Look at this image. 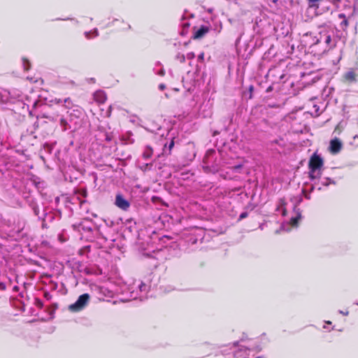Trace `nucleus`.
I'll return each instance as SVG.
<instances>
[{
	"instance_id": "f257e3e1",
	"label": "nucleus",
	"mask_w": 358,
	"mask_h": 358,
	"mask_svg": "<svg viewBox=\"0 0 358 358\" xmlns=\"http://www.w3.org/2000/svg\"><path fill=\"white\" fill-rule=\"evenodd\" d=\"M149 287L141 280H134L132 284L129 285L127 288V293L129 294L127 301L139 299L141 301L146 297Z\"/></svg>"
},
{
	"instance_id": "aec40b11",
	"label": "nucleus",
	"mask_w": 358,
	"mask_h": 358,
	"mask_svg": "<svg viewBox=\"0 0 358 358\" xmlns=\"http://www.w3.org/2000/svg\"><path fill=\"white\" fill-rule=\"evenodd\" d=\"M338 17L343 20L341 22V29H345L348 25V22L345 18V15L343 13H341L338 15Z\"/></svg>"
},
{
	"instance_id": "8fccbe9b",
	"label": "nucleus",
	"mask_w": 358,
	"mask_h": 358,
	"mask_svg": "<svg viewBox=\"0 0 358 358\" xmlns=\"http://www.w3.org/2000/svg\"><path fill=\"white\" fill-rule=\"evenodd\" d=\"M103 287H101V291L103 292Z\"/></svg>"
},
{
	"instance_id": "5701e85b",
	"label": "nucleus",
	"mask_w": 358,
	"mask_h": 358,
	"mask_svg": "<svg viewBox=\"0 0 358 358\" xmlns=\"http://www.w3.org/2000/svg\"><path fill=\"white\" fill-rule=\"evenodd\" d=\"M357 129H358V122L357 123ZM352 145H358V134H353L352 136V141L350 142Z\"/></svg>"
},
{
	"instance_id": "37998d69",
	"label": "nucleus",
	"mask_w": 358,
	"mask_h": 358,
	"mask_svg": "<svg viewBox=\"0 0 358 358\" xmlns=\"http://www.w3.org/2000/svg\"><path fill=\"white\" fill-rule=\"evenodd\" d=\"M31 80L32 82H34V83H37V82H38V80H33V78H31Z\"/></svg>"
},
{
	"instance_id": "7ed1b4c3",
	"label": "nucleus",
	"mask_w": 358,
	"mask_h": 358,
	"mask_svg": "<svg viewBox=\"0 0 358 358\" xmlns=\"http://www.w3.org/2000/svg\"><path fill=\"white\" fill-rule=\"evenodd\" d=\"M73 227L75 230L80 233L81 238L92 241L94 238L92 234L94 226L91 221L84 220L78 224H73Z\"/></svg>"
},
{
	"instance_id": "c756f323",
	"label": "nucleus",
	"mask_w": 358,
	"mask_h": 358,
	"mask_svg": "<svg viewBox=\"0 0 358 358\" xmlns=\"http://www.w3.org/2000/svg\"><path fill=\"white\" fill-rule=\"evenodd\" d=\"M243 165L242 164H238V165H236V166H234L232 167V169L236 171V172H239V171L241 169Z\"/></svg>"
},
{
	"instance_id": "1a4fd4ad",
	"label": "nucleus",
	"mask_w": 358,
	"mask_h": 358,
	"mask_svg": "<svg viewBox=\"0 0 358 358\" xmlns=\"http://www.w3.org/2000/svg\"><path fill=\"white\" fill-rule=\"evenodd\" d=\"M115 203L119 208L123 210H128L130 206L129 202L121 194L116 195Z\"/></svg>"
},
{
	"instance_id": "6e6552de",
	"label": "nucleus",
	"mask_w": 358,
	"mask_h": 358,
	"mask_svg": "<svg viewBox=\"0 0 358 358\" xmlns=\"http://www.w3.org/2000/svg\"><path fill=\"white\" fill-rule=\"evenodd\" d=\"M24 104L27 106L28 108H29V107L36 108L41 105V101L38 99V95L32 92L31 96H27L26 103H24Z\"/></svg>"
},
{
	"instance_id": "ddd939ff",
	"label": "nucleus",
	"mask_w": 358,
	"mask_h": 358,
	"mask_svg": "<svg viewBox=\"0 0 358 358\" xmlns=\"http://www.w3.org/2000/svg\"><path fill=\"white\" fill-rule=\"evenodd\" d=\"M94 99L99 103H103L106 100V95L104 92L99 90L94 94Z\"/></svg>"
},
{
	"instance_id": "58836bf2",
	"label": "nucleus",
	"mask_w": 358,
	"mask_h": 358,
	"mask_svg": "<svg viewBox=\"0 0 358 358\" xmlns=\"http://www.w3.org/2000/svg\"><path fill=\"white\" fill-rule=\"evenodd\" d=\"M55 102H56L57 103H62V101L61 99H55Z\"/></svg>"
},
{
	"instance_id": "bb28decb",
	"label": "nucleus",
	"mask_w": 358,
	"mask_h": 358,
	"mask_svg": "<svg viewBox=\"0 0 358 358\" xmlns=\"http://www.w3.org/2000/svg\"><path fill=\"white\" fill-rule=\"evenodd\" d=\"M320 0H308V3L310 7H318L317 3Z\"/></svg>"
},
{
	"instance_id": "a19ab883",
	"label": "nucleus",
	"mask_w": 358,
	"mask_h": 358,
	"mask_svg": "<svg viewBox=\"0 0 358 358\" xmlns=\"http://www.w3.org/2000/svg\"><path fill=\"white\" fill-rule=\"evenodd\" d=\"M106 296H110V292L108 291V294H105Z\"/></svg>"
},
{
	"instance_id": "09e8293b",
	"label": "nucleus",
	"mask_w": 358,
	"mask_h": 358,
	"mask_svg": "<svg viewBox=\"0 0 358 358\" xmlns=\"http://www.w3.org/2000/svg\"><path fill=\"white\" fill-rule=\"evenodd\" d=\"M34 211H35V215H38L36 209L34 210Z\"/></svg>"
},
{
	"instance_id": "e433bc0d",
	"label": "nucleus",
	"mask_w": 358,
	"mask_h": 358,
	"mask_svg": "<svg viewBox=\"0 0 358 358\" xmlns=\"http://www.w3.org/2000/svg\"><path fill=\"white\" fill-rule=\"evenodd\" d=\"M187 146H188V148H189V149H193V148H194V145H193V143H189V144L187 145Z\"/></svg>"
},
{
	"instance_id": "4c0bfd02",
	"label": "nucleus",
	"mask_w": 358,
	"mask_h": 358,
	"mask_svg": "<svg viewBox=\"0 0 358 358\" xmlns=\"http://www.w3.org/2000/svg\"><path fill=\"white\" fill-rule=\"evenodd\" d=\"M195 155H196L195 152H193L192 155L189 157V160H192V159H194L195 157Z\"/></svg>"
},
{
	"instance_id": "49530a36",
	"label": "nucleus",
	"mask_w": 358,
	"mask_h": 358,
	"mask_svg": "<svg viewBox=\"0 0 358 358\" xmlns=\"http://www.w3.org/2000/svg\"><path fill=\"white\" fill-rule=\"evenodd\" d=\"M272 1H273V3H276V2L278 1V0H272Z\"/></svg>"
},
{
	"instance_id": "4be33fe9",
	"label": "nucleus",
	"mask_w": 358,
	"mask_h": 358,
	"mask_svg": "<svg viewBox=\"0 0 358 358\" xmlns=\"http://www.w3.org/2000/svg\"><path fill=\"white\" fill-rule=\"evenodd\" d=\"M321 183L324 186H328L330 184L336 185V182L334 180L331 179L330 178H324L322 180Z\"/></svg>"
},
{
	"instance_id": "f3484780",
	"label": "nucleus",
	"mask_w": 358,
	"mask_h": 358,
	"mask_svg": "<svg viewBox=\"0 0 358 358\" xmlns=\"http://www.w3.org/2000/svg\"><path fill=\"white\" fill-rule=\"evenodd\" d=\"M173 146H174V141H173V139H171V141L169 143V144L166 143L164 145L163 153L166 155H170L171 150L173 148Z\"/></svg>"
},
{
	"instance_id": "79ce46f5",
	"label": "nucleus",
	"mask_w": 358,
	"mask_h": 358,
	"mask_svg": "<svg viewBox=\"0 0 358 358\" xmlns=\"http://www.w3.org/2000/svg\"><path fill=\"white\" fill-rule=\"evenodd\" d=\"M325 323L327 324H331V321H325Z\"/></svg>"
},
{
	"instance_id": "423d86ee",
	"label": "nucleus",
	"mask_w": 358,
	"mask_h": 358,
	"mask_svg": "<svg viewBox=\"0 0 358 358\" xmlns=\"http://www.w3.org/2000/svg\"><path fill=\"white\" fill-rule=\"evenodd\" d=\"M90 299L89 294L85 293L80 295L74 303L69 306V310L74 313L81 311L87 306Z\"/></svg>"
},
{
	"instance_id": "c9c22d12",
	"label": "nucleus",
	"mask_w": 358,
	"mask_h": 358,
	"mask_svg": "<svg viewBox=\"0 0 358 358\" xmlns=\"http://www.w3.org/2000/svg\"><path fill=\"white\" fill-rule=\"evenodd\" d=\"M339 313L344 315H348L349 313H348V311L339 310Z\"/></svg>"
},
{
	"instance_id": "3c124183",
	"label": "nucleus",
	"mask_w": 358,
	"mask_h": 358,
	"mask_svg": "<svg viewBox=\"0 0 358 358\" xmlns=\"http://www.w3.org/2000/svg\"><path fill=\"white\" fill-rule=\"evenodd\" d=\"M357 305H358V303H357Z\"/></svg>"
},
{
	"instance_id": "a211bd4d",
	"label": "nucleus",
	"mask_w": 358,
	"mask_h": 358,
	"mask_svg": "<svg viewBox=\"0 0 358 358\" xmlns=\"http://www.w3.org/2000/svg\"><path fill=\"white\" fill-rule=\"evenodd\" d=\"M287 204H285L284 200H280V206L278 208L277 210L281 212L283 216L287 215Z\"/></svg>"
},
{
	"instance_id": "0eeeda50",
	"label": "nucleus",
	"mask_w": 358,
	"mask_h": 358,
	"mask_svg": "<svg viewBox=\"0 0 358 358\" xmlns=\"http://www.w3.org/2000/svg\"><path fill=\"white\" fill-rule=\"evenodd\" d=\"M83 115V110L78 107L73 108L70 112V122L75 126L80 124V120Z\"/></svg>"
},
{
	"instance_id": "a18cd8bd",
	"label": "nucleus",
	"mask_w": 358,
	"mask_h": 358,
	"mask_svg": "<svg viewBox=\"0 0 358 358\" xmlns=\"http://www.w3.org/2000/svg\"><path fill=\"white\" fill-rule=\"evenodd\" d=\"M102 238H104L106 241L108 240V238L106 237L103 236H102Z\"/></svg>"
},
{
	"instance_id": "de8ad7c7",
	"label": "nucleus",
	"mask_w": 358,
	"mask_h": 358,
	"mask_svg": "<svg viewBox=\"0 0 358 358\" xmlns=\"http://www.w3.org/2000/svg\"><path fill=\"white\" fill-rule=\"evenodd\" d=\"M252 89H253V87H252V86H250V90H252Z\"/></svg>"
},
{
	"instance_id": "393cba45",
	"label": "nucleus",
	"mask_w": 358,
	"mask_h": 358,
	"mask_svg": "<svg viewBox=\"0 0 358 358\" xmlns=\"http://www.w3.org/2000/svg\"><path fill=\"white\" fill-rule=\"evenodd\" d=\"M22 65L25 71H27L30 67L29 62L26 59H22Z\"/></svg>"
},
{
	"instance_id": "4468645a",
	"label": "nucleus",
	"mask_w": 358,
	"mask_h": 358,
	"mask_svg": "<svg viewBox=\"0 0 358 358\" xmlns=\"http://www.w3.org/2000/svg\"><path fill=\"white\" fill-rule=\"evenodd\" d=\"M10 96L11 94L9 91L0 88V103H6Z\"/></svg>"
},
{
	"instance_id": "c03bdc74",
	"label": "nucleus",
	"mask_w": 358,
	"mask_h": 358,
	"mask_svg": "<svg viewBox=\"0 0 358 358\" xmlns=\"http://www.w3.org/2000/svg\"><path fill=\"white\" fill-rule=\"evenodd\" d=\"M315 188H316V185H314L313 186V187H312V190H313V189H315Z\"/></svg>"
},
{
	"instance_id": "2f4dec72",
	"label": "nucleus",
	"mask_w": 358,
	"mask_h": 358,
	"mask_svg": "<svg viewBox=\"0 0 358 358\" xmlns=\"http://www.w3.org/2000/svg\"><path fill=\"white\" fill-rule=\"evenodd\" d=\"M214 153H215V151H213V150L208 151V152H207L205 160L208 161V160H209V157H210V156L211 155L214 154Z\"/></svg>"
},
{
	"instance_id": "c85d7f7f",
	"label": "nucleus",
	"mask_w": 358,
	"mask_h": 358,
	"mask_svg": "<svg viewBox=\"0 0 358 358\" xmlns=\"http://www.w3.org/2000/svg\"><path fill=\"white\" fill-rule=\"evenodd\" d=\"M67 122L66 120L62 118L60 120V125L63 127L64 130H66L68 128L66 127Z\"/></svg>"
},
{
	"instance_id": "9b49d317",
	"label": "nucleus",
	"mask_w": 358,
	"mask_h": 358,
	"mask_svg": "<svg viewBox=\"0 0 358 358\" xmlns=\"http://www.w3.org/2000/svg\"><path fill=\"white\" fill-rule=\"evenodd\" d=\"M209 31L208 27L202 25L198 29H194V38H201Z\"/></svg>"
},
{
	"instance_id": "b1692460",
	"label": "nucleus",
	"mask_w": 358,
	"mask_h": 358,
	"mask_svg": "<svg viewBox=\"0 0 358 358\" xmlns=\"http://www.w3.org/2000/svg\"><path fill=\"white\" fill-rule=\"evenodd\" d=\"M152 166V164L146 163V164H143L142 166H140V169L143 171H146L148 170H150L151 169Z\"/></svg>"
},
{
	"instance_id": "f704fd0d",
	"label": "nucleus",
	"mask_w": 358,
	"mask_h": 358,
	"mask_svg": "<svg viewBox=\"0 0 358 358\" xmlns=\"http://www.w3.org/2000/svg\"><path fill=\"white\" fill-rule=\"evenodd\" d=\"M165 88H166V85H165L164 84H162H162H160V85H159V89L160 90H164Z\"/></svg>"
},
{
	"instance_id": "a878e982",
	"label": "nucleus",
	"mask_w": 358,
	"mask_h": 358,
	"mask_svg": "<svg viewBox=\"0 0 358 358\" xmlns=\"http://www.w3.org/2000/svg\"><path fill=\"white\" fill-rule=\"evenodd\" d=\"M176 59L180 62L182 63L185 61V56L183 54L178 53L176 57Z\"/></svg>"
},
{
	"instance_id": "6ab92c4d",
	"label": "nucleus",
	"mask_w": 358,
	"mask_h": 358,
	"mask_svg": "<svg viewBox=\"0 0 358 358\" xmlns=\"http://www.w3.org/2000/svg\"><path fill=\"white\" fill-rule=\"evenodd\" d=\"M99 35V32L97 29H94L92 31H85V36L87 39H90L94 37H96Z\"/></svg>"
},
{
	"instance_id": "473e14b6",
	"label": "nucleus",
	"mask_w": 358,
	"mask_h": 358,
	"mask_svg": "<svg viewBox=\"0 0 358 358\" xmlns=\"http://www.w3.org/2000/svg\"><path fill=\"white\" fill-rule=\"evenodd\" d=\"M248 216V213L244 212V213H242L241 215H240V220H242L245 217H246Z\"/></svg>"
},
{
	"instance_id": "ea45409f",
	"label": "nucleus",
	"mask_w": 358,
	"mask_h": 358,
	"mask_svg": "<svg viewBox=\"0 0 358 358\" xmlns=\"http://www.w3.org/2000/svg\"><path fill=\"white\" fill-rule=\"evenodd\" d=\"M213 171H219V168L218 167H213Z\"/></svg>"
},
{
	"instance_id": "7c9ffc66",
	"label": "nucleus",
	"mask_w": 358,
	"mask_h": 358,
	"mask_svg": "<svg viewBox=\"0 0 358 358\" xmlns=\"http://www.w3.org/2000/svg\"><path fill=\"white\" fill-rule=\"evenodd\" d=\"M195 57V55L194 52H189L187 54V56L185 57V58L187 57V59H194Z\"/></svg>"
},
{
	"instance_id": "2eb2a0df",
	"label": "nucleus",
	"mask_w": 358,
	"mask_h": 358,
	"mask_svg": "<svg viewBox=\"0 0 358 358\" xmlns=\"http://www.w3.org/2000/svg\"><path fill=\"white\" fill-rule=\"evenodd\" d=\"M357 76L355 71L350 70L345 73L344 78L347 81L352 83L356 81Z\"/></svg>"
},
{
	"instance_id": "f8f14e48",
	"label": "nucleus",
	"mask_w": 358,
	"mask_h": 358,
	"mask_svg": "<svg viewBox=\"0 0 358 358\" xmlns=\"http://www.w3.org/2000/svg\"><path fill=\"white\" fill-rule=\"evenodd\" d=\"M214 346L210 343H204L200 346V350L203 352V357L212 354Z\"/></svg>"
},
{
	"instance_id": "20e7f679",
	"label": "nucleus",
	"mask_w": 358,
	"mask_h": 358,
	"mask_svg": "<svg viewBox=\"0 0 358 358\" xmlns=\"http://www.w3.org/2000/svg\"><path fill=\"white\" fill-rule=\"evenodd\" d=\"M323 166L322 159L315 153L309 161V176L311 180L319 178L321 175L320 169Z\"/></svg>"
},
{
	"instance_id": "dca6fc26",
	"label": "nucleus",
	"mask_w": 358,
	"mask_h": 358,
	"mask_svg": "<svg viewBox=\"0 0 358 358\" xmlns=\"http://www.w3.org/2000/svg\"><path fill=\"white\" fill-rule=\"evenodd\" d=\"M153 71L155 74L160 76H163L165 74L164 70L162 68V64L159 62H157L155 63Z\"/></svg>"
},
{
	"instance_id": "cd10ccee",
	"label": "nucleus",
	"mask_w": 358,
	"mask_h": 358,
	"mask_svg": "<svg viewBox=\"0 0 358 358\" xmlns=\"http://www.w3.org/2000/svg\"><path fill=\"white\" fill-rule=\"evenodd\" d=\"M65 107L69 108L72 106V102L69 98H66L64 100Z\"/></svg>"
},
{
	"instance_id": "412c9836",
	"label": "nucleus",
	"mask_w": 358,
	"mask_h": 358,
	"mask_svg": "<svg viewBox=\"0 0 358 358\" xmlns=\"http://www.w3.org/2000/svg\"><path fill=\"white\" fill-rule=\"evenodd\" d=\"M152 155V149L150 147L147 146L143 153V158L147 159H149L150 157H151Z\"/></svg>"
},
{
	"instance_id": "f03ea898",
	"label": "nucleus",
	"mask_w": 358,
	"mask_h": 358,
	"mask_svg": "<svg viewBox=\"0 0 358 358\" xmlns=\"http://www.w3.org/2000/svg\"><path fill=\"white\" fill-rule=\"evenodd\" d=\"M301 201L302 196L301 195L291 199L293 215H292L290 221L289 222L282 224V228L284 230L289 231L290 229L289 227V225H291L293 227H297L299 220L301 217V211L300 209L298 208V206Z\"/></svg>"
},
{
	"instance_id": "72a5a7b5",
	"label": "nucleus",
	"mask_w": 358,
	"mask_h": 358,
	"mask_svg": "<svg viewBox=\"0 0 358 358\" xmlns=\"http://www.w3.org/2000/svg\"><path fill=\"white\" fill-rule=\"evenodd\" d=\"M203 56H204V54H203V53H201V54L198 56V60H199V61H203Z\"/></svg>"
},
{
	"instance_id": "9d476101",
	"label": "nucleus",
	"mask_w": 358,
	"mask_h": 358,
	"mask_svg": "<svg viewBox=\"0 0 358 358\" xmlns=\"http://www.w3.org/2000/svg\"><path fill=\"white\" fill-rule=\"evenodd\" d=\"M342 147L341 142L338 138H334L330 141L329 150L331 153H338Z\"/></svg>"
},
{
	"instance_id": "39448f33",
	"label": "nucleus",
	"mask_w": 358,
	"mask_h": 358,
	"mask_svg": "<svg viewBox=\"0 0 358 358\" xmlns=\"http://www.w3.org/2000/svg\"><path fill=\"white\" fill-rule=\"evenodd\" d=\"M333 31L327 27H322L320 31L315 36V44L324 43L326 45L324 50L331 48L334 45L331 44V35Z\"/></svg>"
}]
</instances>
